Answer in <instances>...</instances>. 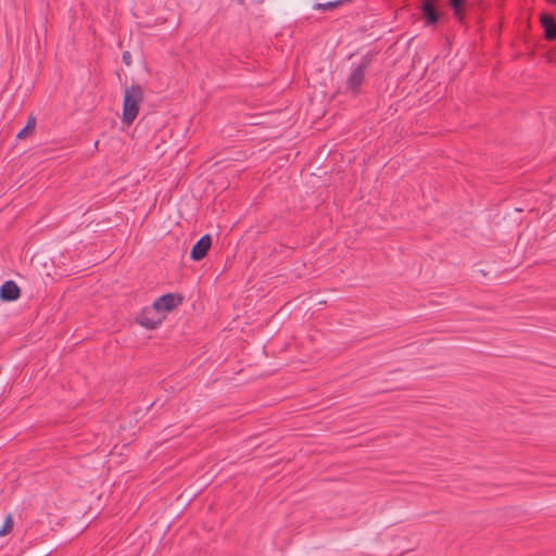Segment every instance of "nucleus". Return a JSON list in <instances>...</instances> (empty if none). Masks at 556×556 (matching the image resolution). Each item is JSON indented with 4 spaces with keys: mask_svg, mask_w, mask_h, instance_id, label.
<instances>
[{
    "mask_svg": "<svg viewBox=\"0 0 556 556\" xmlns=\"http://www.w3.org/2000/svg\"><path fill=\"white\" fill-rule=\"evenodd\" d=\"M164 315L152 304L140 312L137 320L142 327L147 329H154L164 320Z\"/></svg>",
    "mask_w": 556,
    "mask_h": 556,
    "instance_id": "2",
    "label": "nucleus"
},
{
    "mask_svg": "<svg viewBox=\"0 0 556 556\" xmlns=\"http://www.w3.org/2000/svg\"><path fill=\"white\" fill-rule=\"evenodd\" d=\"M180 296L173 293H167L156 299L153 302V305L160 311V313H162L165 316L166 313L177 307L180 304Z\"/></svg>",
    "mask_w": 556,
    "mask_h": 556,
    "instance_id": "3",
    "label": "nucleus"
},
{
    "mask_svg": "<svg viewBox=\"0 0 556 556\" xmlns=\"http://www.w3.org/2000/svg\"><path fill=\"white\" fill-rule=\"evenodd\" d=\"M211 244L212 239L208 235L201 237L200 240H198V242L191 249V258L194 261L202 260L206 255Z\"/></svg>",
    "mask_w": 556,
    "mask_h": 556,
    "instance_id": "4",
    "label": "nucleus"
},
{
    "mask_svg": "<svg viewBox=\"0 0 556 556\" xmlns=\"http://www.w3.org/2000/svg\"><path fill=\"white\" fill-rule=\"evenodd\" d=\"M547 1L556 4V0H547Z\"/></svg>",
    "mask_w": 556,
    "mask_h": 556,
    "instance_id": "13",
    "label": "nucleus"
},
{
    "mask_svg": "<svg viewBox=\"0 0 556 556\" xmlns=\"http://www.w3.org/2000/svg\"><path fill=\"white\" fill-rule=\"evenodd\" d=\"M450 3L452 5V8L454 9L455 14L459 15L460 14V9H462L463 3H464V0H450Z\"/></svg>",
    "mask_w": 556,
    "mask_h": 556,
    "instance_id": "11",
    "label": "nucleus"
},
{
    "mask_svg": "<svg viewBox=\"0 0 556 556\" xmlns=\"http://www.w3.org/2000/svg\"><path fill=\"white\" fill-rule=\"evenodd\" d=\"M35 126H36V119H35V117H34V116H30V117L28 118V121H27L26 126H25L22 130H20V131H18V134H17V138H18V139H23V138H25V136H26V134L28 132V130L34 129V128H35Z\"/></svg>",
    "mask_w": 556,
    "mask_h": 556,
    "instance_id": "9",
    "label": "nucleus"
},
{
    "mask_svg": "<svg viewBox=\"0 0 556 556\" xmlns=\"http://www.w3.org/2000/svg\"><path fill=\"white\" fill-rule=\"evenodd\" d=\"M239 2H242V0H239Z\"/></svg>",
    "mask_w": 556,
    "mask_h": 556,
    "instance_id": "14",
    "label": "nucleus"
},
{
    "mask_svg": "<svg viewBox=\"0 0 556 556\" xmlns=\"http://www.w3.org/2000/svg\"><path fill=\"white\" fill-rule=\"evenodd\" d=\"M13 526V520H12V517L11 516H8L3 526L0 528V536L4 535L5 533L9 532V530L12 528Z\"/></svg>",
    "mask_w": 556,
    "mask_h": 556,
    "instance_id": "10",
    "label": "nucleus"
},
{
    "mask_svg": "<svg viewBox=\"0 0 556 556\" xmlns=\"http://www.w3.org/2000/svg\"><path fill=\"white\" fill-rule=\"evenodd\" d=\"M20 296L18 286L12 281H5L0 288V298L4 301H14Z\"/></svg>",
    "mask_w": 556,
    "mask_h": 556,
    "instance_id": "5",
    "label": "nucleus"
},
{
    "mask_svg": "<svg viewBox=\"0 0 556 556\" xmlns=\"http://www.w3.org/2000/svg\"><path fill=\"white\" fill-rule=\"evenodd\" d=\"M541 23H542V26L544 27V34H545L546 39H548V40L555 39L556 38V21L547 14H542Z\"/></svg>",
    "mask_w": 556,
    "mask_h": 556,
    "instance_id": "7",
    "label": "nucleus"
},
{
    "mask_svg": "<svg viewBox=\"0 0 556 556\" xmlns=\"http://www.w3.org/2000/svg\"><path fill=\"white\" fill-rule=\"evenodd\" d=\"M422 12H424L427 25L435 24L438 22L439 15H438L435 9L433 8L432 0H424Z\"/></svg>",
    "mask_w": 556,
    "mask_h": 556,
    "instance_id": "8",
    "label": "nucleus"
},
{
    "mask_svg": "<svg viewBox=\"0 0 556 556\" xmlns=\"http://www.w3.org/2000/svg\"><path fill=\"white\" fill-rule=\"evenodd\" d=\"M143 99V90L138 85L125 89L123 100V122L130 125L139 113V105Z\"/></svg>",
    "mask_w": 556,
    "mask_h": 556,
    "instance_id": "1",
    "label": "nucleus"
},
{
    "mask_svg": "<svg viewBox=\"0 0 556 556\" xmlns=\"http://www.w3.org/2000/svg\"><path fill=\"white\" fill-rule=\"evenodd\" d=\"M122 59H123V62H124L126 65H130V63H131V55H130V53H129L128 51H126V52H124V53H123Z\"/></svg>",
    "mask_w": 556,
    "mask_h": 556,
    "instance_id": "12",
    "label": "nucleus"
},
{
    "mask_svg": "<svg viewBox=\"0 0 556 556\" xmlns=\"http://www.w3.org/2000/svg\"><path fill=\"white\" fill-rule=\"evenodd\" d=\"M365 76V66L361 65L355 67L349 78H348V88L352 90L353 92L357 91L359 86L362 85Z\"/></svg>",
    "mask_w": 556,
    "mask_h": 556,
    "instance_id": "6",
    "label": "nucleus"
}]
</instances>
